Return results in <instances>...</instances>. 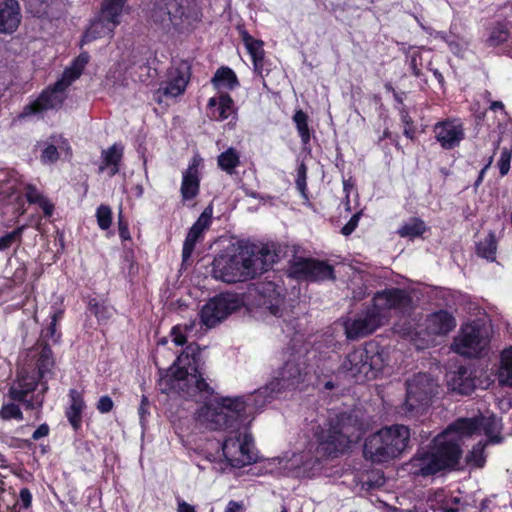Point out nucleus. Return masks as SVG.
I'll return each mask as SVG.
<instances>
[{"mask_svg": "<svg viewBox=\"0 0 512 512\" xmlns=\"http://www.w3.org/2000/svg\"><path fill=\"white\" fill-rule=\"evenodd\" d=\"M203 365L199 346L196 343H190L177 357L166 375L160 377L159 389L163 393H177L185 398L210 397L214 390L203 377Z\"/></svg>", "mask_w": 512, "mask_h": 512, "instance_id": "obj_1", "label": "nucleus"}, {"mask_svg": "<svg viewBox=\"0 0 512 512\" xmlns=\"http://www.w3.org/2000/svg\"><path fill=\"white\" fill-rule=\"evenodd\" d=\"M54 359L47 344L33 348L27 355L25 365L21 368L17 380L9 389L14 401L22 402L26 409H39L48 390L45 378L52 374Z\"/></svg>", "mask_w": 512, "mask_h": 512, "instance_id": "obj_2", "label": "nucleus"}, {"mask_svg": "<svg viewBox=\"0 0 512 512\" xmlns=\"http://www.w3.org/2000/svg\"><path fill=\"white\" fill-rule=\"evenodd\" d=\"M276 257L267 246L256 251L239 247L234 253H223L214 258L212 275L225 283L246 281L267 271Z\"/></svg>", "mask_w": 512, "mask_h": 512, "instance_id": "obj_3", "label": "nucleus"}, {"mask_svg": "<svg viewBox=\"0 0 512 512\" xmlns=\"http://www.w3.org/2000/svg\"><path fill=\"white\" fill-rule=\"evenodd\" d=\"M450 426L437 435L431 444L421 447L409 461L408 468L415 476L428 477L454 468L461 457V446Z\"/></svg>", "mask_w": 512, "mask_h": 512, "instance_id": "obj_4", "label": "nucleus"}, {"mask_svg": "<svg viewBox=\"0 0 512 512\" xmlns=\"http://www.w3.org/2000/svg\"><path fill=\"white\" fill-rule=\"evenodd\" d=\"M408 426L395 424L381 428L364 442L363 456L374 464L389 463L411 448Z\"/></svg>", "mask_w": 512, "mask_h": 512, "instance_id": "obj_5", "label": "nucleus"}, {"mask_svg": "<svg viewBox=\"0 0 512 512\" xmlns=\"http://www.w3.org/2000/svg\"><path fill=\"white\" fill-rule=\"evenodd\" d=\"M306 370L304 356L298 352L290 353L283 365L275 372L273 379L254 392L252 396L254 407L261 408L279 393L297 387L304 381Z\"/></svg>", "mask_w": 512, "mask_h": 512, "instance_id": "obj_6", "label": "nucleus"}, {"mask_svg": "<svg viewBox=\"0 0 512 512\" xmlns=\"http://www.w3.org/2000/svg\"><path fill=\"white\" fill-rule=\"evenodd\" d=\"M248 404L243 397H224L216 403L203 405L198 410V419L211 430H233L247 420Z\"/></svg>", "mask_w": 512, "mask_h": 512, "instance_id": "obj_7", "label": "nucleus"}, {"mask_svg": "<svg viewBox=\"0 0 512 512\" xmlns=\"http://www.w3.org/2000/svg\"><path fill=\"white\" fill-rule=\"evenodd\" d=\"M88 61L89 55L87 53H81L74 60L72 66L65 69L62 77L54 86L44 90L36 100L26 105L19 117L25 118L61 107L66 98V89L80 77Z\"/></svg>", "mask_w": 512, "mask_h": 512, "instance_id": "obj_8", "label": "nucleus"}, {"mask_svg": "<svg viewBox=\"0 0 512 512\" xmlns=\"http://www.w3.org/2000/svg\"><path fill=\"white\" fill-rule=\"evenodd\" d=\"M88 61L89 55L87 53H81L74 60L72 66L65 69L62 77L54 86L44 90L36 100L26 105L19 117L25 118L61 107L66 98V89L80 77Z\"/></svg>", "mask_w": 512, "mask_h": 512, "instance_id": "obj_9", "label": "nucleus"}, {"mask_svg": "<svg viewBox=\"0 0 512 512\" xmlns=\"http://www.w3.org/2000/svg\"><path fill=\"white\" fill-rule=\"evenodd\" d=\"M357 430V427L352 424L351 417L346 414L330 418L328 423L319 427L315 433L318 449L327 456L343 453L352 442L359 438Z\"/></svg>", "mask_w": 512, "mask_h": 512, "instance_id": "obj_10", "label": "nucleus"}, {"mask_svg": "<svg viewBox=\"0 0 512 512\" xmlns=\"http://www.w3.org/2000/svg\"><path fill=\"white\" fill-rule=\"evenodd\" d=\"M383 365L382 352L376 345H369L349 352L343 359L340 369L356 382H361L374 378Z\"/></svg>", "mask_w": 512, "mask_h": 512, "instance_id": "obj_11", "label": "nucleus"}, {"mask_svg": "<svg viewBox=\"0 0 512 512\" xmlns=\"http://www.w3.org/2000/svg\"><path fill=\"white\" fill-rule=\"evenodd\" d=\"M222 452L232 467L240 468L256 461L253 439L245 424L227 432Z\"/></svg>", "mask_w": 512, "mask_h": 512, "instance_id": "obj_12", "label": "nucleus"}, {"mask_svg": "<svg viewBox=\"0 0 512 512\" xmlns=\"http://www.w3.org/2000/svg\"><path fill=\"white\" fill-rule=\"evenodd\" d=\"M438 384L435 379L426 373H418L406 381V397L402 405V412L406 416L420 414L437 393Z\"/></svg>", "mask_w": 512, "mask_h": 512, "instance_id": "obj_13", "label": "nucleus"}, {"mask_svg": "<svg viewBox=\"0 0 512 512\" xmlns=\"http://www.w3.org/2000/svg\"><path fill=\"white\" fill-rule=\"evenodd\" d=\"M453 434L458 438L457 441L461 445L465 438L471 437L474 434H481L483 432L487 438V443L499 444L502 442L501 436L502 423L501 420L495 416H480L476 418H461L450 425Z\"/></svg>", "mask_w": 512, "mask_h": 512, "instance_id": "obj_14", "label": "nucleus"}, {"mask_svg": "<svg viewBox=\"0 0 512 512\" xmlns=\"http://www.w3.org/2000/svg\"><path fill=\"white\" fill-rule=\"evenodd\" d=\"M124 3L125 0H105L99 16L91 22L86 30L82 43H89L104 37L111 38L114 29L120 23Z\"/></svg>", "mask_w": 512, "mask_h": 512, "instance_id": "obj_15", "label": "nucleus"}, {"mask_svg": "<svg viewBox=\"0 0 512 512\" xmlns=\"http://www.w3.org/2000/svg\"><path fill=\"white\" fill-rule=\"evenodd\" d=\"M455 327V317L446 310H439L426 317L423 330L417 332L412 340L418 349H424L434 345L436 337L446 336Z\"/></svg>", "mask_w": 512, "mask_h": 512, "instance_id": "obj_16", "label": "nucleus"}, {"mask_svg": "<svg viewBox=\"0 0 512 512\" xmlns=\"http://www.w3.org/2000/svg\"><path fill=\"white\" fill-rule=\"evenodd\" d=\"M243 305L238 294L222 293L210 299L201 309V322L208 328H213L237 311Z\"/></svg>", "mask_w": 512, "mask_h": 512, "instance_id": "obj_17", "label": "nucleus"}, {"mask_svg": "<svg viewBox=\"0 0 512 512\" xmlns=\"http://www.w3.org/2000/svg\"><path fill=\"white\" fill-rule=\"evenodd\" d=\"M488 345V333L484 325L472 322L462 326L454 339L453 349L466 357H476Z\"/></svg>", "mask_w": 512, "mask_h": 512, "instance_id": "obj_18", "label": "nucleus"}, {"mask_svg": "<svg viewBox=\"0 0 512 512\" xmlns=\"http://www.w3.org/2000/svg\"><path fill=\"white\" fill-rule=\"evenodd\" d=\"M187 18L184 0H156L151 10L152 22L166 31L181 27Z\"/></svg>", "mask_w": 512, "mask_h": 512, "instance_id": "obj_19", "label": "nucleus"}, {"mask_svg": "<svg viewBox=\"0 0 512 512\" xmlns=\"http://www.w3.org/2000/svg\"><path fill=\"white\" fill-rule=\"evenodd\" d=\"M410 304L411 297L405 290L390 288L377 292L374 295L371 308L376 314L383 315V322L386 323L393 311L397 312L406 309Z\"/></svg>", "mask_w": 512, "mask_h": 512, "instance_id": "obj_20", "label": "nucleus"}, {"mask_svg": "<svg viewBox=\"0 0 512 512\" xmlns=\"http://www.w3.org/2000/svg\"><path fill=\"white\" fill-rule=\"evenodd\" d=\"M383 315L376 314L371 308L358 313L354 318H348L343 322L345 335L350 340H356L373 333L384 325Z\"/></svg>", "mask_w": 512, "mask_h": 512, "instance_id": "obj_21", "label": "nucleus"}, {"mask_svg": "<svg viewBox=\"0 0 512 512\" xmlns=\"http://www.w3.org/2000/svg\"><path fill=\"white\" fill-rule=\"evenodd\" d=\"M436 141L445 150H452L460 145L465 137L464 127L458 119L437 122L433 127Z\"/></svg>", "mask_w": 512, "mask_h": 512, "instance_id": "obj_22", "label": "nucleus"}, {"mask_svg": "<svg viewBox=\"0 0 512 512\" xmlns=\"http://www.w3.org/2000/svg\"><path fill=\"white\" fill-rule=\"evenodd\" d=\"M190 80V67L186 62L168 70L167 80L162 82L158 92L165 97H177L184 93Z\"/></svg>", "mask_w": 512, "mask_h": 512, "instance_id": "obj_23", "label": "nucleus"}, {"mask_svg": "<svg viewBox=\"0 0 512 512\" xmlns=\"http://www.w3.org/2000/svg\"><path fill=\"white\" fill-rule=\"evenodd\" d=\"M293 273L314 281L334 278L332 266L325 262L311 259L295 263Z\"/></svg>", "mask_w": 512, "mask_h": 512, "instance_id": "obj_24", "label": "nucleus"}, {"mask_svg": "<svg viewBox=\"0 0 512 512\" xmlns=\"http://www.w3.org/2000/svg\"><path fill=\"white\" fill-rule=\"evenodd\" d=\"M200 162V159L194 157L188 167L182 173L180 193L183 201L192 200L199 194Z\"/></svg>", "mask_w": 512, "mask_h": 512, "instance_id": "obj_25", "label": "nucleus"}, {"mask_svg": "<svg viewBox=\"0 0 512 512\" xmlns=\"http://www.w3.org/2000/svg\"><path fill=\"white\" fill-rule=\"evenodd\" d=\"M21 18L17 0H0V33H14L21 23Z\"/></svg>", "mask_w": 512, "mask_h": 512, "instance_id": "obj_26", "label": "nucleus"}, {"mask_svg": "<svg viewBox=\"0 0 512 512\" xmlns=\"http://www.w3.org/2000/svg\"><path fill=\"white\" fill-rule=\"evenodd\" d=\"M50 141L51 143H49L41 153L42 163H55L59 159L60 153L70 154V145L61 135H52Z\"/></svg>", "mask_w": 512, "mask_h": 512, "instance_id": "obj_27", "label": "nucleus"}, {"mask_svg": "<svg viewBox=\"0 0 512 512\" xmlns=\"http://www.w3.org/2000/svg\"><path fill=\"white\" fill-rule=\"evenodd\" d=\"M448 383L453 391L464 395L470 394L475 388L471 373L465 367H459L457 371L448 374Z\"/></svg>", "mask_w": 512, "mask_h": 512, "instance_id": "obj_28", "label": "nucleus"}, {"mask_svg": "<svg viewBox=\"0 0 512 512\" xmlns=\"http://www.w3.org/2000/svg\"><path fill=\"white\" fill-rule=\"evenodd\" d=\"M208 107L211 118L218 121L226 120L234 112L233 100L228 94L210 98Z\"/></svg>", "mask_w": 512, "mask_h": 512, "instance_id": "obj_29", "label": "nucleus"}, {"mask_svg": "<svg viewBox=\"0 0 512 512\" xmlns=\"http://www.w3.org/2000/svg\"><path fill=\"white\" fill-rule=\"evenodd\" d=\"M69 397L70 405L67 408L65 414L69 423L75 430H77L81 427L82 424V412L85 408V402L82 393L76 389L70 390Z\"/></svg>", "mask_w": 512, "mask_h": 512, "instance_id": "obj_30", "label": "nucleus"}, {"mask_svg": "<svg viewBox=\"0 0 512 512\" xmlns=\"http://www.w3.org/2000/svg\"><path fill=\"white\" fill-rule=\"evenodd\" d=\"M123 156V147L119 144H114L107 150H103L102 159L103 163L99 167L102 172L105 168L109 169V175L114 176L119 172V165Z\"/></svg>", "mask_w": 512, "mask_h": 512, "instance_id": "obj_31", "label": "nucleus"}, {"mask_svg": "<svg viewBox=\"0 0 512 512\" xmlns=\"http://www.w3.org/2000/svg\"><path fill=\"white\" fill-rule=\"evenodd\" d=\"M242 40L251 55L255 70H260L264 59L263 42L254 39L246 31L241 32Z\"/></svg>", "mask_w": 512, "mask_h": 512, "instance_id": "obj_32", "label": "nucleus"}, {"mask_svg": "<svg viewBox=\"0 0 512 512\" xmlns=\"http://www.w3.org/2000/svg\"><path fill=\"white\" fill-rule=\"evenodd\" d=\"M212 83L217 89L226 88L229 90L234 89L239 84L236 74L228 67L219 68L212 78Z\"/></svg>", "mask_w": 512, "mask_h": 512, "instance_id": "obj_33", "label": "nucleus"}, {"mask_svg": "<svg viewBox=\"0 0 512 512\" xmlns=\"http://www.w3.org/2000/svg\"><path fill=\"white\" fill-rule=\"evenodd\" d=\"M217 164L227 174L232 175L240 165V154L235 148L230 147L217 157Z\"/></svg>", "mask_w": 512, "mask_h": 512, "instance_id": "obj_34", "label": "nucleus"}, {"mask_svg": "<svg viewBox=\"0 0 512 512\" xmlns=\"http://www.w3.org/2000/svg\"><path fill=\"white\" fill-rule=\"evenodd\" d=\"M498 380L500 384L512 387V348L504 350L501 354Z\"/></svg>", "mask_w": 512, "mask_h": 512, "instance_id": "obj_35", "label": "nucleus"}, {"mask_svg": "<svg viewBox=\"0 0 512 512\" xmlns=\"http://www.w3.org/2000/svg\"><path fill=\"white\" fill-rule=\"evenodd\" d=\"M497 243L493 233H489L487 237L477 244V254L489 261L496 258Z\"/></svg>", "mask_w": 512, "mask_h": 512, "instance_id": "obj_36", "label": "nucleus"}, {"mask_svg": "<svg viewBox=\"0 0 512 512\" xmlns=\"http://www.w3.org/2000/svg\"><path fill=\"white\" fill-rule=\"evenodd\" d=\"M293 122L301 138L302 144L307 145L311 139L308 126V115L303 110H297L293 115Z\"/></svg>", "mask_w": 512, "mask_h": 512, "instance_id": "obj_37", "label": "nucleus"}, {"mask_svg": "<svg viewBox=\"0 0 512 512\" xmlns=\"http://www.w3.org/2000/svg\"><path fill=\"white\" fill-rule=\"evenodd\" d=\"M487 442L479 441L473 446L472 450L466 456L468 465L476 468H482L486 463V455L484 453Z\"/></svg>", "mask_w": 512, "mask_h": 512, "instance_id": "obj_38", "label": "nucleus"}, {"mask_svg": "<svg viewBox=\"0 0 512 512\" xmlns=\"http://www.w3.org/2000/svg\"><path fill=\"white\" fill-rule=\"evenodd\" d=\"M266 290L272 291L273 295L263 301V307L268 309L272 315L279 316L284 304V298L280 293L275 292L273 285L270 283L266 286Z\"/></svg>", "mask_w": 512, "mask_h": 512, "instance_id": "obj_39", "label": "nucleus"}, {"mask_svg": "<svg viewBox=\"0 0 512 512\" xmlns=\"http://www.w3.org/2000/svg\"><path fill=\"white\" fill-rule=\"evenodd\" d=\"M425 224L419 219H412L410 222L404 224L398 231L402 237L414 238L420 236L425 231Z\"/></svg>", "mask_w": 512, "mask_h": 512, "instance_id": "obj_40", "label": "nucleus"}, {"mask_svg": "<svg viewBox=\"0 0 512 512\" xmlns=\"http://www.w3.org/2000/svg\"><path fill=\"white\" fill-rule=\"evenodd\" d=\"M54 0H25L27 10L37 17L48 14V9Z\"/></svg>", "mask_w": 512, "mask_h": 512, "instance_id": "obj_41", "label": "nucleus"}, {"mask_svg": "<svg viewBox=\"0 0 512 512\" xmlns=\"http://www.w3.org/2000/svg\"><path fill=\"white\" fill-rule=\"evenodd\" d=\"M509 38V31L504 25L495 26L487 39V42L490 46H498Z\"/></svg>", "mask_w": 512, "mask_h": 512, "instance_id": "obj_42", "label": "nucleus"}, {"mask_svg": "<svg viewBox=\"0 0 512 512\" xmlns=\"http://www.w3.org/2000/svg\"><path fill=\"white\" fill-rule=\"evenodd\" d=\"M89 310L97 317L99 321H105L109 319L113 314L112 309L109 306L105 305L104 303H100L95 299L90 300Z\"/></svg>", "mask_w": 512, "mask_h": 512, "instance_id": "obj_43", "label": "nucleus"}, {"mask_svg": "<svg viewBox=\"0 0 512 512\" xmlns=\"http://www.w3.org/2000/svg\"><path fill=\"white\" fill-rule=\"evenodd\" d=\"M96 218L98 226L102 230L110 228L112 223V210L107 205H100L96 210Z\"/></svg>", "mask_w": 512, "mask_h": 512, "instance_id": "obj_44", "label": "nucleus"}, {"mask_svg": "<svg viewBox=\"0 0 512 512\" xmlns=\"http://www.w3.org/2000/svg\"><path fill=\"white\" fill-rule=\"evenodd\" d=\"M26 226H20L12 232L0 237V251L6 250L11 247L15 241H20L22 233Z\"/></svg>", "mask_w": 512, "mask_h": 512, "instance_id": "obj_45", "label": "nucleus"}, {"mask_svg": "<svg viewBox=\"0 0 512 512\" xmlns=\"http://www.w3.org/2000/svg\"><path fill=\"white\" fill-rule=\"evenodd\" d=\"M0 416L3 419H17L22 420L23 415L20 407L15 403H9L2 407L0 410Z\"/></svg>", "mask_w": 512, "mask_h": 512, "instance_id": "obj_46", "label": "nucleus"}, {"mask_svg": "<svg viewBox=\"0 0 512 512\" xmlns=\"http://www.w3.org/2000/svg\"><path fill=\"white\" fill-rule=\"evenodd\" d=\"M307 168L304 163H301L299 167L297 168V178H296V187L301 193V195L305 198H307L306 191H307Z\"/></svg>", "mask_w": 512, "mask_h": 512, "instance_id": "obj_47", "label": "nucleus"}, {"mask_svg": "<svg viewBox=\"0 0 512 512\" xmlns=\"http://www.w3.org/2000/svg\"><path fill=\"white\" fill-rule=\"evenodd\" d=\"M212 213V207H206L193 225L200 229L201 231H205L211 223Z\"/></svg>", "mask_w": 512, "mask_h": 512, "instance_id": "obj_48", "label": "nucleus"}, {"mask_svg": "<svg viewBox=\"0 0 512 512\" xmlns=\"http://www.w3.org/2000/svg\"><path fill=\"white\" fill-rule=\"evenodd\" d=\"M212 213V207H206L193 225L200 229L201 231H205L211 223Z\"/></svg>", "mask_w": 512, "mask_h": 512, "instance_id": "obj_49", "label": "nucleus"}, {"mask_svg": "<svg viewBox=\"0 0 512 512\" xmlns=\"http://www.w3.org/2000/svg\"><path fill=\"white\" fill-rule=\"evenodd\" d=\"M198 240V238L187 234L182 250V260L184 263L190 259Z\"/></svg>", "mask_w": 512, "mask_h": 512, "instance_id": "obj_50", "label": "nucleus"}, {"mask_svg": "<svg viewBox=\"0 0 512 512\" xmlns=\"http://www.w3.org/2000/svg\"><path fill=\"white\" fill-rule=\"evenodd\" d=\"M198 240V238L187 234L182 250V260L184 263L190 259Z\"/></svg>", "mask_w": 512, "mask_h": 512, "instance_id": "obj_51", "label": "nucleus"}, {"mask_svg": "<svg viewBox=\"0 0 512 512\" xmlns=\"http://www.w3.org/2000/svg\"><path fill=\"white\" fill-rule=\"evenodd\" d=\"M511 163V153L508 149H503L500 155V159L498 160V168L501 176H505L508 174L510 170Z\"/></svg>", "mask_w": 512, "mask_h": 512, "instance_id": "obj_52", "label": "nucleus"}, {"mask_svg": "<svg viewBox=\"0 0 512 512\" xmlns=\"http://www.w3.org/2000/svg\"><path fill=\"white\" fill-rule=\"evenodd\" d=\"M187 329H188L187 325H185V326L177 325V326L172 328V330H171L172 341L176 345L182 346V345H184L186 343L185 332H186Z\"/></svg>", "mask_w": 512, "mask_h": 512, "instance_id": "obj_53", "label": "nucleus"}, {"mask_svg": "<svg viewBox=\"0 0 512 512\" xmlns=\"http://www.w3.org/2000/svg\"><path fill=\"white\" fill-rule=\"evenodd\" d=\"M133 70L134 73L138 74V81L140 82H147L154 77L151 68L145 63L133 67Z\"/></svg>", "mask_w": 512, "mask_h": 512, "instance_id": "obj_54", "label": "nucleus"}, {"mask_svg": "<svg viewBox=\"0 0 512 512\" xmlns=\"http://www.w3.org/2000/svg\"><path fill=\"white\" fill-rule=\"evenodd\" d=\"M25 197L28 203L37 204L45 196L40 193L34 185L29 184L25 189Z\"/></svg>", "mask_w": 512, "mask_h": 512, "instance_id": "obj_55", "label": "nucleus"}, {"mask_svg": "<svg viewBox=\"0 0 512 512\" xmlns=\"http://www.w3.org/2000/svg\"><path fill=\"white\" fill-rule=\"evenodd\" d=\"M114 403L111 397L104 395L101 396L97 403V410L102 413H109L113 409Z\"/></svg>", "mask_w": 512, "mask_h": 512, "instance_id": "obj_56", "label": "nucleus"}, {"mask_svg": "<svg viewBox=\"0 0 512 512\" xmlns=\"http://www.w3.org/2000/svg\"><path fill=\"white\" fill-rule=\"evenodd\" d=\"M149 401L146 396H142L141 404L138 409L139 417H140V423L143 426L146 420V416L149 415Z\"/></svg>", "mask_w": 512, "mask_h": 512, "instance_id": "obj_57", "label": "nucleus"}, {"mask_svg": "<svg viewBox=\"0 0 512 512\" xmlns=\"http://www.w3.org/2000/svg\"><path fill=\"white\" fill-rule=\"evenodd\" d=\"M19 499L21 506L24 509H28L32 503V494L28 488H22L19 493Z\"/></svg>", "mask_w": 512, "mask_h": 512, "instance_id": "obj_58", "label": "nucleus"}, {"mask_svg": "<svg viewBox=\"0 0 512 512\" xmlns=\"http://www.w3.org/2000/svg\"><path fill=\"white\" fill-rule=\"evenodd\" d=\"M359 221V214H354L348 223L342 228L343 235H350L357 227Z\"/></svg>", "mask_w": 512, "mask_h": 512, "instance_id": "obj_59", "label": "nucleus"}, {"mask_svg": "<svg viewBox=\"0 0 512 512\" xmlns=\"http://www.w3.org/2000/svg\"><path fill=\"white\" fill-rule=\"evenodd\" d=\"M37 205L43 210L45 216L50 217L53 214L54 205L46 197H43Z\"/></svg>", "mask_w": 512, "mask_h": 512, "instance_id": "obj_60", "label": "nucleus"}, {"mask_svg": "<svg viewBox=\"0 0 512 512\" xmlns=\"http://www.w3.org/2000/svg\"><path fill=\"white\" fill-rule=\"evenodd\" d=\"M245 507L242 502L231 500L228 502L224 512H244Z\"/></svg>", "mask_w": 512, "mask_h": 512, "instance_id": "obj_61", "label": "nucleus"}, {"mask_svg": "<svg viewBox=\"0 0 512 512\" xmlns=\"http://www.w3.org/2000/svg\"><path fill=\"white\" fill-rule=\"evenodd\" d=\"M49 433V427L47 424H41L32 434L33 440H39L42 437L47 436Z\"/></svg>", "mask_w": 512, "mask_h": 512, "instance_id": "obj_62", "label": "nucleus"}, {"mask_svg": "<svg viewBox=\"0 0 512 512\" xmlns=\"http://www.w3.org/2000/svg\"><path fill=\"white\" fill-rule=\"evenodd\" d=\"M460 498L459 497H452L450 500L447 501L446 506L443 507L442 512H458L459 508H454L452 505H458L460 504Z\"/></svg>", "mask_w": 512, "mask_h": 512, "instance_id": "obj_63", "label": "nucleus"}, {"mask_svg": "<svg viewBox=\"0 0 512 512\" xmlns=\"http://www.w3.org/2000/svg\"><path fill=\"white\" fill-rule=\"evenodd\" d=\"M177 504V512H196L194 506L188 504L184 500L179 499Z\"/></svg>", "mask_w": 512, "mask_h": 512, "instance_id": "obj_64", "label": "nucleus"}]
</instances>
